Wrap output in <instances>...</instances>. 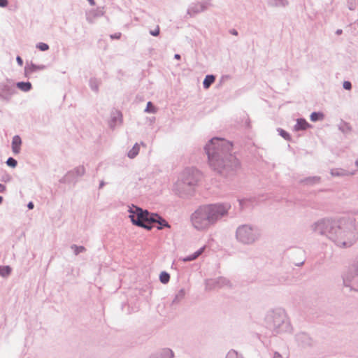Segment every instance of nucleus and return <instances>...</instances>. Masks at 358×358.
Wrapping results in <instances>:
<instances>
[{"instance_id": "nucleus-1", "label": "nucleus", "mask_w": 358, "mask_h": 358, "mask_svg": "<svg viewBox=\"0 0 358 358\" xmlns=\"http://www.w3.org/2000/svg\"><path fill=\"white\" fill-rule=\"evenodd\" d=\"M310 229L340 248H350L358 240V222L351 217L322 218L313 222Z\"/></svg>"}, {"instance_id": "nucleus-2", "label": "nucleus", "mask_w": 358, "mask_h": 358, "mask_svg": "<svg viewBox=\"0 0 358 358\" xmlns=\"http://www.w3.org/2000/svg\"><path fill=\"white\" fill-rule=\"evenodd\" d=\"M231 142L220 138H213L204 150L210 167L224 177L234 176L240 168V163L231 153Z\"/></svg>"}, {"instance_id": "nucleus-3", "label": "nucleus", "mask_w": 358, "mask_h": 358, "mask_svg": "<svg viewBox=\"0 0 358 358\" xmlns=\"http://www.w3.org/2000/svg\"><path fill=\"white\" fill-rule=\"evenodd\" d=\"M229 203H216L200 206L190 216L192 226L197 230L208 229L228 215Z\"/></svg>"}, {"instance_id": "nucleus-4", "label": "nucleus", "mask_w": 358, "mask_h": 358, "mask_svg": "<svg viewBox=\"0 0 358 358\" xmlns=\"http://www.w3.org/2000/svg\"><path fill=\"white\" fill-rule=\"evenodd\" d=\"M265 324L267 329L273 334H281L289 331L290 322L285 310L275 308L270 310L265 316Z\"/></svg>"}, {"instance_id": "nucleus-5", "label": "nucleus", "mask_w": 358, "mask_h": 358, "mask_svg": "<svg viewBox=\"0 0 358 358\" xmlns=\"http://www.w3.org/2000/svg\"><path fill=\"white\" fill-rule=\"evenodd\" d=\"M201 178V173L194 168L185 169L181 175V178L175 184V189L180 196L192 194L194 187Z\"/></svg>"}, {"instance_id": "nucleus-6", "label": "nucleus", "mask_w": 358, "mask_h": 358, "mask_svg": "<svg viewBox=\"0 0 358 358\" xmlns=\"http://www.w3.org/2000/svg\"><path fill=\"white\" fill-rule=\"evenodd\" d=\"M261 237V231L258 227L244 224L237 227L236 238L240 243L250 245L257 242Z\"/></svg>"}, {"instance_id": "nucleus-7", "label": "nucleus", "mask_w": 358, "mask_h": 358, "mask_svg": "<svg viewBox=\"0 0 358 358\" xmlns=\"http://www.w3.org/2000/svg\"><path fill=\"white\" fill-rule=\"evenodd\" d=\"M128 211L129 213V217L133 224L147 230L152 229V225L150 224V221H155L151 216L152 213L134 205L129 207Z\"/></svg>"}, {"instance_id": "nucleus-8", "label": "nucleus", "mask_w": 358, "mask_h": 358, "mask_svg": "<svg viewBox=\"0 0 358 358\" xmlns=\"http://www.w3.org/2000/svg\"><path fill=\"white\" fill-rule=\"evenodd\" d=\"M343 288L344 293L352 291L358 292V258L352 265L342 275Z\"/></svg>"}, {"instance_id": "nucleus-9", "label": "nucleus", "mask_w": 358, "mask_h": 358, "mask_svg": "<svg viewBox=\"0 0 358 358\" xmlns=\"http://www.w3.org/2000/svg\"><path fill=\"white\" fill-rule=\"evenodd\" d=\"M16 92L14 83L7 80L0 83V99L3 101H9L13 95Z\"/></svg>"}, {"instance_id": "nucleus-10", "label": "nucleus", "mask_w": 358, "mask_h": 358, "mask_svg": "<svg viewBox=\"0 0 358 358\" xmlns=\"http://www.w3.org/2000/svg\"><path fill=\"white\" fill-rule=\"evenodd\" d=\"M205 284L206 289L209 290L228 287L231 286L230 281L224 277H219L215 279H208L206 280Z\"/></svg>"}, {"instance_id": "nucleus-11", "label": "nucleus", "mask_w": 358, "mask_h": 358, "mask_svg": "<svg viewBox=\"0 0 358 358\" xmlns=\"http://www.w3.org/2000/svg\"><path fill=\"white\" fill-rule=\"evenodd\" d=\"M85 174V168L84 166L80 165L74 168L73 170L68 171L66 174L59 180V182L61 183H71L73 182V178L75 176L81 177Z\"/></svg>"}, {"instance_id": "nucleus-12", "label": "nucleus", "mask_w": 358, "mask_h": 358, "mask_svg": "<svg viewBox=\"0 0 358 358\" xmlns=\"http://www.w3.org/2000/svg\"><path fill=\"white\" fill-rule=\"evenodd\" d=\"M297 343L303 348L311 347L314 344L313 339L306 333L301 332L295 336Z\"/></svg>"}, {"instance_id": "nucleus-13", "label": "nucleus", "mask_w": 358, "mask_h": 358, "mask_svg": "<svg viewBox=\"0 0 358 358\" xmlns=\"http://www.w3.org/2000/svg\"><path fill=\"white\" fill-rule=\"evenodd\" d=\"M207 9V4L206 3H198L193 4L187 9V15L190 17H194L196 14L203 12Z\"/></svg>"}, {"instance_id": "nucleus-14", "label": "nucleus", "mask_w": 358, "mask_h": 358, "mask_svg": "<svg viewBox=\"0 0 358 358\" xmlns=\"http://www.w3.org/2000/svg\"><path fill=\"white\" fill-rule=\"evenodd\" d=\"M151 216L155 221H150V224L152 225L153 223H157V229L161 230L164 227H171L170 224L167 222V221L158 214L152 213Z\"/></svg>"}, {"instance_id": "nucleus-15", "label": "nucleus", "mask_w": 358, "mask_h": 358, "mask_svg": "<svg viewBox=\"0 0 358 358\" xmlns=\"http://www.w3.org/2000/svg\"><path fill=\"white\" fill-rule=\"evenodd\" d=\"M238 201L241 209L253 208L258 203L256 197L245 198Z\"/></svg>"}, {"instance_id": "nucleus-16", "label": "nucleus", "mask_w": 358, "mask_h": 358, "mask_svg": "<svg viewBox=\"0 0 358 358\" xmlns=\"http://www.w3.org/2000/svg\"><path fill=\"white\" fill-rule=\"evenodd\" d=\"M122 122V113L119 110H115L111 113V117L109 122L110 128H115L118 124Z\"/></svg>"}, {"instance_id": "nucleus-17", "label": "nucleus", "mask_w": 358, "mask_h": 358, "mask_svg": "<svg viewBox=\"0 0 358 358\" xmlns=\"http://www.w3.org/2000/svg\"><path fill=\"white\" fill-rule=\"evenodd\" d=\"M21 144V138L18 135L14 136L12 140V150L14 154L20 153Z\"/></svg>"}, {"instance_id": "nucleus-18", "label": "nucleus", "mask_w": 358, "mask_h": 358, "mask_svg": "<svg viewBox=\"0 0 358 358\" xmlns=\"http://www.w3.org/2000/svg\"><path fill=\"white\" fill-rule=\"evenodd\" d=\"M310 127V124L303 118H299L296 120V124L294 126L295 131L306 130Z\"/></svg>"}, {"instance_id": "nucleus-19", "label": "nucleus", "mask_w": 358, "mask_h": 358, "mask_svg": "<svg viewBox=\"0 0 358 358\" xmlns=\"http://www.w3.org/2000/svg\"><path fill=\"white\" fill-rule=\"evenodd\" d=\"M268 5L271 7L285 8L289 5L288 0H267Z\"/></svg>"}, {"instance_id": "nucleus-20", "label": "nucleus", "mask_w": 358, "mask_h": 358, "mask_svg": "<svg viewBox=\"0 0 358 358\" xmlns=\"http://www.w3.org/2000/svg\"><path fill=\"white\" fill-rule=\"evenodd\" d=\"M333 177H344L352 175V173L343 169H332L330 171Z\"/></svg>"}, {"instance_id": "nucleus-21", "label": "nucleus", "mask_w": 358, "mask_h": 358, "mask_svg": "<svg viewBox=\"0 0 358 358\" xmlns=\"http://www.w3.org/2000/svg\"><path fill=\"white\" fill-rule=\"evenodd\" d=\"M321 180L320 177L319 176H311V177H307L300 181L301 183L308 185H312L314 184L319 183Z\"/></svg>"}, {"instance_id": "nucleus-22", "label": "nucleus", "mask_w": 358, "mask_h": 358, "mask_svg": "<svg viewBox=\"0 0 358 358\" xmlns=\"http://www.w3.org/2000/svg\"><path fill=\"white\" fill-rule=\"evenodd\" d=\"M185 289H180L175 295L173 301H172V305L178 304L185 297Z\"/></svg>"}, {"instance_id": "nucleus-23", "label": "nucleus", "mask_w": 358, "mask_h": 358, "mask_svg": "<svg viewBox=\"0 0 358 358\" xmlns=\"http://www.w3.org/2000/svg\"><path fill=\"white\" fill-rule=\"evenodd\" d=\"M16 87L25 92L30 91L32 88V85L30 82H18L16 83Z\"/></svg>"}, {"instance_id": "nucleus-24", "label": "nucleus", "mask_w": 358, "mask_h": 358, "mask_svg": "<svg viewBox=\"0 0 358 358\" xmlns=\"http://www.w3.org/2000/svg\"><path fill=\"white\" fill-rule=\"evenodd\" d=\"M204 249H205L204 247L201 248L197 251L194 252L192 255H190L186 257L185 258H184L183 262H191V261L196 259L198 257H199L203 253V252L204 251Z\"/></svg>"}, {"instance_id": "nucleus-25", "label": "nucleus", "mask_w": 358, "mask_h": 358, "mask_svg": "<svg viewBox=\"0 0 358 358\" xmlns=\"http://www.w3.org/2000/svg\"><path fill=\"white\" fill-rule=\"evenodd\" d=\"M215 76L213 75H207L203 82V88L208 89L215 82Z\"/></svg>"}, {"instance_id": "nucleus-26", "label": "nucleus", "mask_w": 358, "mask_h": 358, "mask_svg": "<svg viewBox=\"0 0 358 358\" xmlns=\"http://www.w3.org/2000/svg\"><path fill=\"white\" fill-rule=\"evenodd\" d=\"M173 352L171 350L166 348L162 350L160 354L157 355L155 358H173Z\"/></svg>"}, {"instance_id": "nucleus-27", "label": "nucleus", "mask_w": 358, "mask_h": 358, "mask_svg": "<svg viewBox=\"0 0 358 358\" xmlns=\"http://www.w3.org/2000/svg\"><path fill=\"white\" fill-rule=\"evenodd\" d=\"M338 129L343 134H348L352 130L351 126L346 122H341L338 125Z\"/></svg>"}, {"instance_id": "nucleus-28", "label": "nucleus", "mask_w": 358, "mask_h": 358, "mask_svg": "<svg viewBox=\"0 0 358 358\" xmlns=\"http://www.w3.org/2000/svg\"><path fill=\"white\" fill-rule=\"evenodd\" d=\"M139 150H140L139 145L138 143H136L133 146V148L128 152V153H127L128 157L130 159H134V157H136L139 152Z\"/></svg>"}, {"instance_id": "nucleus-29", "label": "nucleus", "mask_w": 358, "mask_h": 358, "mask_svg": "<svg viewBox=\"0 0 358 358\" xmlns=\"http://www.w3.org/2000/svg\"><path fill=\"white\" fill-rule=\"evenodd\" d=\"M294 253L296 255H299V256L301 257V258L300 259H299L298 261L294 262V264L296 266H300L303 265V263H304V259L303 258V256H304V252L302 250H301V249H297V250H296L294 251Z\"/></svg>"}, {"instance_id": "nucleus-30", "label": "nucleus", "mask_w": 358, "mask_h": 358, "mask_svg": "<svg viewBox=\"0 0 358 358\" xmlns=\"http://www.w3.org/2000/svg\"><path fill=\"white\" fill-rule=\"evenodd\" d=\"M11 273V268L9 266H0V275L7 277Z\"/></svg>"}, {"instance_id": "nucleus-31", "label": "nucleus", "mask_w": 358, "mask_h": 358, "mask_svg": "<svg viewBox=\"0 0 358 358\" xmlns=\"http://www.w3.org/2000/svg\"><path fill=\"white\" fill-rule=\"evenodd\" d=\"M71 248L73 250L74 255H78L81 252H84L86 251V248L84 246H78L77 245L73 244L71 246Z\"/></svg>"}, {"instance_id": "nucleus-32", "label": "nucleus", "mask_w": 358, "mask_h": 358, "mask_svg": "<svg viewBox=\"0 0 358 358\" xmlns=\"http://www.w3.org/2000/svg\"><path fill=\"white\" fill-rule=\"evenodd\" d=\"M99 85V82L96 78H90V87L93 91L98 92Z\"/></svg>"}, {"instance_id": "nucleus-33", "label": "nucleus", "mask_w": 358, "mask_h": 358, "mask_svg": "<svg viewBox=\"0 0 358 358\" xmlns=\"http://www.w3.org/2000/svg\"><path fill=\"white\" fill-rule=\"evenodd\" d=\"M310 117L311 121L316 122L317 120H322L324 115L320 112H313L311 113Z\"/></svg>"}, {"instance_id": "nucleus-34", "label": "nucleus", "mask_w": 358, "mask_h": 358, "mask_svg": "<svg viewBox=\"0 0 358 358\" xmlns=\"http://www.w3.org/2000/svg\"><path fill=\"white\" fill-rule=\"evenodd\" d=\"M159 280L162 283L166 284L170 280V275L166 271H162L159 275Z\"/></svg>"}, {"instance_id": "nucleus-35", "label": "nucleus", "mask_w": 358, "mask_h": 358, "mask_svg": "<svg viewBox=\"0 0 358 358\" xmlns=\"http://www.w3.org/2000/svg\"><path fill=\"white\" fill-rule=\"evenodd\" d=\"M45 68V66L44 65H36L34 64H31L29 69V71L31 73H32L38 70H43Z\"/></svg>"}, {"instance_id": "nucleus-36", "label": "nucleus", "mask_w": 358, "mask_h": 358, "mask_svg": "<svg viewBox=\"0 0 358 358\" xmlns=\"http://www.w3.org/2000/svg\"><path fill=\"white\" fill-rule=\"evenodd\" d=\"M156 108L152 103V102L148 101L147 103V106L145 109V112L149 113H156Z\"/></svg>"}, {"instance_id": "nucleus-37", "label": "nucleus", "mask_w": 358, "mask_h": 358, "mask_svg": "<svg viewBox=\"0 0 358 358\" xmlns=\"http://www.w3.org/2000/svg\"><path fill=\"white\" fill-rule=\"evenodd\" d=\"M225 358H243L238 352L234 350H231L227 355Z\"/></svg>"}, {"instance_id": "nucleus-38", "label": "nucleus", "mask_w": 358, "mask_h": 358, "mask_svg": "<svg viewBox=\"0 0 358 358\" xmlns=\"http://www.w3.org/2000/svg\"><path fill=\"white\" fill-rule=\"evenodd\" d=\"M278 131L279 132V134L285 140H290V135L289 133H287L286 131H285L282 129L278 128Z\"/></svg>"}, {"instance_id": "nucleus-39", "label": "nucleus", "mask_w": 358, "mask_h": 358, "mask_svg": "<svg viewBox=\"0 0 358 358\" xmlns=\"http://www.w3.org/2000/svg\"><path fill=\"white\" fill-rule=\"evenodd\" d=\"M6 164L10 166V167H12V168H15L16 167L17 164V162L16 159H15L13 157H9L8 158L7 161H6Z\"/></svg>"}, {"instance_id": "nucleus-40", "label": "nucleus", "mask_w": 358, "mask_h": 358, "mask_svg": "<svg viewBox=\"0 0 358 358\" xmlns=\"http://www.w3.org/2000/svg\"><path fill=\"white\" fill-rule=\"evenodd\" d=\"M36 48L41 51H46L49 49V45L45 43H38L36 44Z\"/></svg>"}, {"instance_id": "nucleus-41", "label": "nucleus", "mask_w": 358, "mask_h": 358, "mask_svg": "<svg viewBox=\"0 0 358 358\" xmlns=\"http://www.w3.org/2000/svg\"><path fill=\"white\" fill-rule=\"evenodd\" d=\"M348 7L351 10H355L356 7H357L356 0H348Z\"/></svg>"}, {"instance_id": "nucleus-42", "label": "nucleus", "mask_w": 358, "mask_h": 358, "mask_svg": "<svg viewBox=\"0 0 358 358\" xmlns=\"http://www.w3.org/2000/svg\"><path fill=\"white\" fill-rule=\"evenodd\" d=\"M343 87L345 90H350L352 88V84L350 81H345L343 83Z\"/></svg>"}, {"instance_id": "nucleus-43", "label": "nucleus", "mask_w": 358, "mask_h": 358, "mask_svg": "<svg viewBox=\"0 0 358 358\" xmlns=\"http://www.w3.org/2000/svg\"><path fill=\"white\" fill-rule=\"evenodd\" d=\"M150 34L153 36H157L159 34V26H157L155 30L150 31Z\"/></svg>"}, {"instance_id": "nucleus-44", "label": "nucleus", "mask_w": 358, "mask_h": 358, "mask_svg": "<svg viewBox=\"0 0 358 358\" xmlns=\"http://www.w3.org/2000/svg\"><path fill=\"white\" fill-rule=\"evenodd\" d=\"M8 3V0H0V7L4 8Z\"/></svg>"}, {"instance_id": "nucleus-45", "label": "nucleus", "mask_w": 358, "mask_h": 358, "mask_svg": "<svg viewBox=\"0 0 358 358\" xmlns=\"http://www.w3.org/2000/svg\"><path fill=\"white\" fill-rule=\"evenodd\" d=\"M11 180V177L9 175H6L2 178V181L9 182Z\"/></svg>"}, {"instance_id": "nucleus-46", "label": "nucleus", "mask_w": 358, "mask_h": 358, "mask_svg": "<svg viewBox=\"0 0 358 358\" xmlns=\"http://www.w3.org/2000/svg\"><path fill=\"white\" fill-rule=\"evenodd\" d=\"M16 61H17V63L20 65V66H22L23 64V60L20 57V56H17L16 57Z\"/></svg>"}, {"instance_id": "nucleus-47", "label": "nucleus", "mask_w": 358, "mask_h": 358, "mask_svg": "<svg viewBox=\"0 0 358 358\" xmlns=\"http://www.w3.org/2000/svg\"><path fill=\"white\" fill-rule=\"evenodd\" d=\"M121 36L120 33L115 34L114 35H110L111 38H120Z\"/></svg>"}, {"instance_id": "nucleus-48", "label": "nucleus", "mask_w": 358, "mask_h": 358, "mask_svg": "<svg viewBox=\"0 0 358 358\" xmlns=\"http://www.w3.org/2000/svg\"><path fill=\"white\" fill-rule=\"evenodd\" d=\"M229 33L232 35H234V36H237L238 34L237 30H236L235 29H232L229 31Z\"/></svg>"}, {"instance_id": "nucleus-49", "label": "nucleus", "mask_w": 358, "mask_h": 358, "mask_svg": "<svg viewBox=\"0 0 358 358\" xmlns=\"http://www.w3.org/2000/svg\"><path fill=\"white\" fill-rule=\"evenodd\" d=\"M6 190V186L0 183V193L4 192Z\"/></svg>"}, {"instance_id": "nucleus-50", "label": "nucleus", "mask_w": 358, "mask_h": 358, "mask_svg": "<svg viewBox=\"0 0 358 358\" xmlns=\"http://www.w3.org/2000/svg\"><path fill=\"white\" fill-rule=\"evenodd\" d=\"M273 358H283L282 357V355L280 354H279L278 352H275L273 355Z\"/></svg>"}, {"instance_id": "nucleus-51", "label": "nucleus", "mask_w": 358, "mask_h": 358, "mask_svg": "<svg viewBox=\"0 0 358 358\" xmlns=\"http://www.w3.org/2000/svg\"><path fill=\"white\" fill-rule=\"evenodd\" d=\"M34 203L33 202L30 201L28 204H27V207L29 209H33L34 208Z\"/></svg>"}, {"instance_id": "nucleus-52", "label": "nucleus", "mask_w": 358, "mask_h": 358, "mask_svg": "<svg viewBox=\"0 0 358 358\" xmlns=\"http://www.w3.org/2000/svg\"><path fill=\"white\" fill-rule=\"evenodd\" d=\"M104 185H105V182H104V181L101 180V181L100 182V183H99V189H101V188H103V187Z\"/></svg>"}, {"instance_id": "nucleus-53", "label": "nucleus", "mask_w": 358, "mask_h": 358, "mask_svg": "<svg viewBox=\"0 0 358 358\" xmlns=\"http://www.w3.org/2000/svg\"><path fill=\"white\" fill-rule=\"evenodd\" d=\"M87 1H89L90 4L91 6H94V5H95V1H94V0H87Z\"/></svg>"}, {"instance_id": "nucleus-54", "label": "nucleus", "mask_w": 358, "mask_h": 358, "mask_svg": "<svg viewBox=\"0 0 358 358\" xmlns=\"http://www.w3.org/2000/svg\"><path fill=\"white\" fill-rule=\"evenodd\" d=\"M342 32H343L342 29H337V30L336 31V34H337V35H340V34H342Z\"/></svg>"}, {"instance_id": "nucleus-55", "label": "nucleus", "mask_w": 358, "mask_h": 358, "mask_svg": "<svg viewBox=\"0 0 358 358\" xmlns=\"http://www.w3.org/2000/svg\"><path fill=\"white\" fill-rule=\"evenodd\" d=\"M174 58L176 59H180L181 57L179 54H176L174 55Z\"/></svg>"}, {"instance_id": "nucleus-56", "label": "nucleus", "mask_w": 358, "mask_h": 358, "mask_svg": "<svg viewBox=\"0 0 358 358\" xmlns=\"http://www.w3.org/2000/svg\"><path fill=\"white\" fill-rule=\"evenodd\" d=\"M87 20L90 23H92V22H93L92 19H91L90 17H87Z\"/></svg>"}, {"instance_id": "nucleus-57", "label": "nucleus", "mask_w": 358, "mask_h": 358, "mask_svg": "<svg viewBox=\"0 0 358 358\" xmlns=\"http://www.w3.org/2000/svg\"><path fill=\"white\" fill-rule=\"evenodd\" d=\"M3 201V197L1 196H0V204L2 203Z\"/></svg>"}, {"instance_id": "nucleus-58", "label": "nucleus", "mask_w": 358, "mask_h": 358, "mask_svg": "<svg viewBox=\"0 0 358 358\" xmlns=\"http://www.w3.org/2000/svg\"><path fill=\"white\" fill-rule=\"evenodd\" d=\"M357 214H358V210H357Z\"/></svg>"}]
</instances>
